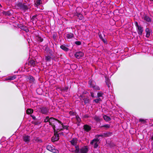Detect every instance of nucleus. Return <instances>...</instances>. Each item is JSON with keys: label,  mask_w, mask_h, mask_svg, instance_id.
Listing matches in <instances>:
<instances>
[{"label": "nucleus", "mask_w": 153, "mask_h": 153, "mask_svg": "<svg viewBox=\"0 0 153 153\" xmlns=\"http://www.w3.org/2000/svg\"><path fill=\"white\" fill-rule=\"evenodd\" d=\"M135 25L136 27L138 33L141 36L144 30L143 27L141 25H139L138 24V22H135Z\"/></svg>", "instance_id": "obj_7"}, {"label": "nucleus", "mask_w": 153, "mask_h": 153, "mask_svg": "<svg viewBox=\"0 0 153 153\" xmlns=\"http://www.w3.org/2000/svg\"><path fill=\"white\" fill-rule=\"evenodd\" d=\"M110 127V125L109 124H105L104 125H102L100 126V127L101 128H102V127H105L106 128H109Z\"/></svg>", "instance_id": "obj_34"}, {"label": "nucleus", "mask_w": 153, "mask_h": 153, "mask_svg": "<svg viewBox=\"0 0 153 153\" xmlns=\"http://www.w3.org/2000/svg\"><path fill=\"white\" fill-rule=\"evenodd\" d=\"M73 1H74L75 3H77L78 2V0H73Z\"/></svg>", "instance_id": "obj_48"}, {"label": "nucleus", "mask_w": 153, "mask_h": 153, "mask_svg": "<svg viewBox=\"0 0 153 153\" xmlns=\"http://www.w3.org/2000/svg\"><path fill=\"white\" fill-rule=\"evenodd\" d=\"M28 65L34 67L36 65V63L34 60H31L29 62Z\"/></svg>", "instance_id": "obj_22"}, {"label": "nucleus", "mask_w": 153, "mask_h": 153, "mask_svg": "<svg viewBox=\"0 0 153 153\" xmlns=\"http://www.w3.org/2000/svg\"><path fill=\"white\" fill-rule=\"evenodd\" d=\"M151 139L152 140H153V135H152L151 137Z\"/></svg>", "instance_id": "obj_50"}, {"label": "nucleus", "mask_w": 153, "mask_h": 153, "mask_svg": "<svg viewBox=\"0 0 153 153\" xmlns=\"http://www.w3.org/2000/svg\"><path fill=\"white\" fill-rule=\"evenodd\" d=\"M69 114L70 115H74L75 114L72 111H70L69 112Z\"/></svg>", "instance_id": "obj_42"}, {"label": "nucleus", "mask_w": 153, "mask_h": 153, "mask_svg": "<svg viewBox=\"0 0 153 153\" xmlns=\"http://www.w3.org/2000/svg\"><path fill=\"white\" fill-rule=\"evenodd\" d=\"M42 3L41 0H37L35 3V6L37 7Z\"/></svg>", "instance_id": "obj_26"}, {"label": "nucleus", "mask_w": 153, "mask_h": 153, "mask_svg": "<svg viewBox=\"0 0 153 153\" xmlns=\"http://www.w3.org/2000/svg\"><path fill=\"white\" fill-rule=\"evenodd\" d=\"M103 117L104 120L106 121H108L110 120H111L110 118L108 116H107L106 115H104L103 116Z\"/></svg>", "instance_id": "obj_30"}, {"label": "nucleus", "mask_w": 153, "mask_h": 153, "mask_svg": "<svg viewBox=\"0 0 153 153\" xmlns=\"http://www.w3.org/2000/svg\"><path fill=\"white\" fill-rule=\"evenodd\" d=\"M91 128V126L88 125H85L83 126V129L84 131L86 132H88Z\"/></svg>", "instance_id": "obj_15"}, {"label": "nucleus", "mask_w": 153, "mask_h": 153, "mask_svg": "<svg viewBox=\"0 0 153 153\" xmlns=\"http://www.w3.org/2000/svg\"><path fill=\"white\" fill-rule=\"evenodd\" d=\"M77 139L76 138H73L70 141L71 144L75 146L76 149V147H79L77 145Z\"/></svg>", "instance_id": "obj_14"}, {"label": "nucleus", "mask_w": 153, "mask_h": 153, "mask_svg": "<svg viewBox=\"0 0 153 153\" xmlns=\"http://www.w3.org/2000/svg\"><path fill=\"white\" fill-rule=\"evenodd\" d=\"M75 43L76 45H80L81 44V42L79 41L76 42Z\"/></svg>", "instance_id": "obj_41"}, {"label": "nucleus", "mask_w": 153, "mask_h": 153, "mask_svg": "<svg viewBox=\"0 0 153 153\" xmlns=\"http://www.w3.org/2000/svg\"><path fill=\"white\" fill-rule=\"evenodd\" d=\"M88 151L87 146H84L80 149L79 147H76L74 151L75 153H87Z\"/></svg>", "instance_id": "obj_3"}, {"label": "nucleus", "mask_w": 153, "mask_h": 153, "mask_svg": "<svg viewBox=\"0 0 153 153\" xmlns=\"http://www.w3.org/2000/svg\"><path fill=\"white\" fill-rule=\"evenodd\" d=\"M83 53L81 51L77 52L75 54V56L77 59H79L81 57L83 56Z\"/></svg>", "instance_id": "obj_16"}, {"label": "nucleus", "mask_w": 153, "mask_h": 153, "mask_svg": "<svg viewBox=\"0 0 153 153\" xmlns=\"http://www.w3.org/2000/svg\"><path fill=\"white\" fill-rule=\"evenodd\" d=\"M16 6L18 9H20L24 11L27 10L28 8V6L27 5L23 4L21 3H17Z\"/></svg>", "instance_id": "obj_5"}, {"label": "nucleus", "mask_w": 153, "mask_h": 153, "mask_svg": "<svg viewBox=\"0 0 153 153\" xmlns=\"http://www.w3.org/2000/svg\"><path fill=\"white\" fill-rule=\"evenodd\" d=\"M140 122H141L143 124H145L146 123V121L143 119H140L139 120Z\"/></svg>", "instance_id": "obj_35"}, {"label": "nucleus", "mask_w": 153, "mask_h": 153, "mask_svg": "<svg viewBox=\"0 0 153 153\" xmlns=\"http://www.w3.org/2000/svg\"><path fill=\"white\" fill-rule=\"evenodd\" d=\"M44 122L47 123L48 122L49 124L52 126V127L55 125L54 122H57V121H55V119L53 117L49 118V117L47 116L45 119Z\"/></svg>", "instance_id": "obj_6"}, {"label": "nucleus", "mask_w": 153, "mask_h": 153, "mask_svg": "<svg viewBox=\"0 0 153 153\" xmlns=\"http://www.w3.org/2000/svg\"><path fill=\"white\" fill-rule=\"evenodd\" d=\"M33 141L37 143H42V140L39 137H35L33 139Z\"/></svg>", "instance_id": "obj_23"}, {"label": "nucleus", "mask_w": 153, "mask_h": 153, "mask_svg": "<svg viewBox=\"0 0 153 153\" xmlns=\"http://www.w3.org/2000/svg\"><path fill=\"white\" fill-rule=\"evenodd\" d=\"M83 100H84V102L85 104L88 103L89 102V100L88 98H84Z\"/></svg>", "instance_id": "obj_33"}, {"label": "nucleus", "mask_w": 153, "mask_h": 153, "mask_svg": "<svg viewBox=\"0 0 153 153\" xmlns=\"http://www.w3.org/2000/svg\"><path fill=\"white\" fill-rule=\"evenodd\" d=\"M102 40L104 43L107 44V41L105 39L103 38Z\"/></svg>", "instance_id": "obj_43"}, {"label": "nucleus", "mask_w": 153, "mask_h": 153, "mask_svg": "<svg viewBox=\"0 0 153 153\" xmlns=\"http://www.w3.org/2000/svg\"><path fill=\"white\" fill-rule=\"evenodd\" d=\"M60 48L65 51H68L69 50V49L64 45H61Z\"/></svg>", "instance_id": "obj_28"}, {"label": "nucleus", "mask_w": 153, "mask_h": 153, "mask_svg": "<svg viewBox=\"0 0 153 153\" xmlns=\"http://www.w3.org/2000/svg\"><path fill=\"white\" fill-rule=\"evenodd\" d=\"M144 19H150L148 17H146V18H145Z\"/></svg>", "instance_id": "obj_49"}, {"label": "nucleus", "mask_w": 153, "mask_h": 153, "mask_svg": "<svg viewBox=\"0 0 153 153\" xmlns=\"http://www.w3.org/2000/svg\"><path fill=\"white\" fill-rule=\"evenodd\" d=\"M30 116L31 117H32V119L33 120H35L36 119V117L34 115H31Z\"/></svg>", "instance_id": "obj_45"}, {"label": "nucleus", "mask_w": 153, "mask_h": 153, "mask_svg": "<svg viewBox=\"0 0 153 153\" xmlns=\"http://www.w3.org/2000/svg\"><path fill=\"white\" fill-rule=\"evenodd\" d=\"M65 91V93L67 94H68L69 92L68 91V88L65 87V89L64 90V92Z\"/></svg>", "instance_id": "obj_38"}, {"label": "nucleus", "mask_w": 153, "mask_h": 153, "mask_svg": "<svg viewBox=\"0 0 153 153\" xmlns=\"http://www.w3.org/2000/svg\"><path fill=\"white\" fill-rule=\"evenodd\" d=\"M74 34L72 33H68L65 34V37L67 39L72 38L74 37Z\"/></svg>", "instance_id": "obj_20"}, {"label": "nucleus", "mask_w": 153, "mask_h": 153, "mask_svg": "<svg viewBox=\"0 0 153 153\" xmlns=\"http://www.w3.org/2000/svg\"><path fill=\"white\" fill-rule=\"evenodd\" d=\"M99 141L98 139H94L92 140L91 142V144L93 145L94 144V148H97L98 146V143Z\"/></svg>", "instance_id": "obj_13"}, {"label": "nucleus", "mask_w": 153, "mask_h": 153, "mask_svg": "<svg viewBox=\"0 0 153 153\" xmlns=\"http://www.w3.org/2000/svg\"><path fill=\"white\" fill-rule=\"evenodd\" d=\"M76 12L74 16V19H82L83 16L81 13L82 11V9L81 7H78L76 9Z\"/></svg>", "instance_id": "obj_2"}, {"label": "nucleus", "mask_w": 153, "mask_h": 153, "mask_svg": "<svg viewBox=\"0 0 153 153\" xmlns=\"http://www.w3.org/2000/svg\"><path fill=\"white\" fill-rule=\"evenodd\" d=\"M106 79H105V82L106 83L108 87V88L109 89H110L111 87V83L110 82V80L108 78H106V77H105Z\"/></svg>", "instance_id": "obj_21"}, {"label": "nucleus", "mask_w": 153, "mask_h": 153, "mask_svg": "<svg viewBox=\"0 0 153 153\" xmlns=\"http://www.w3.org/2000/svg\"><path fill=\"white\" fill-rule=\"evenodd\" d=\"M104 137H108L112 135V133L110 132H107L103 133Z\"/></svg>", "instance_id": "obj_31"}, {"label": "nucleus", "mask_w": 153, "mask_h": 153, "mask_svg": "<svg viewBox=\"0 0 153 153\" xmlns=\"http://www.w3.org/2000/svg\"><path fill=\"white\" fill-rule=\"evenodd\" d=\"M94 120L95 121H96L97 122H99L100 120V117L98 116H95L94 118Z\"/></svg>", "instance_id": "obj_32"}, {"label": "nucleus", "mask_w": 153, "mask_h": 153, "mask_svg": "<svg viewBox=\"0 0 153 153\" xmlns=\"http://www.w3.org/2000/svg\"><path fill=\"white\" fill-rule=\"evenodd\" d=\"M27 81L31 83H33L35 81L34 78L31 75L27 76Z\"/></svg>", "instance_id": "obj_12"}, {"label": "nucleus", "mask_w": 153, "mask_h": 153, "mask_svg": "<svg viewBox=\"0 0 153 153\" xmlns=\"http://www.w3.org/2000/svg\"><path fill=\"white\" fill-rule=\"evenodd\" d=\"M43 17L41 14H36L33 16L32 19H42Z\"/></svg>", "instance_id": "obj_17"}, {"label": "nucleus", "mask_w": 153, "mask_h": 153, "mask_svg": "<svg viewBox=\"0 0 153 153\" xmlns=\"http://www.w3.org/2000/svg\"><path fill=\"white\" fill-rule=\"evenodd\" d=\"M23 141L27 143L29 142L30 139V136L28 135H25L23 137Z\"/></svg>", "instance_id": "obj_18"}, {"label": "nucleus", "mask_w": 153, "mask_h": 153, "mask_svg": "<svg viewBox=\"0 0 153 153\" xmlns=\"http://www.w3.org/2000/svg\"><path fill=\"white\" fill-rule=\"evenodd\" d=\"M91 97L93 98H94V93L93 92H91Z\"/></svg>", "instance_id": "obj_46"}, {"label": "nucleus", "mask_w": 153, "mask_h": 153, "mask_svg": "<svg viewBox=\"0 0 153 153\" xmlns=\"http://www.w3.org/2000/svg\"><path fill=\"white\" fill-rule=\"evenodd\" d=\"M147 20V21L148 22H151V20L149 19V20Z\"/></svg>", "instance_id": "obj_51"}, {"label": "nucleus", "mask_w": 153, "mask_h": 153, "mask_svg": "<svg viewBox=\"0 0 153 153\" xmlns=\"http://www.w3.org/2000/svg\"><path fill=\"white\" fill-rule=\"evenodd\" d=\"M101 100L100 99V98H99L98 99L94 100H93V102L97 103H98V102H99V101H100Z\"/></svg>", "instance_id": "obj_37"}, {"label": "nucleus", "mask_w": 153, "mask_h": 153, "mask_svg": "<svg viewBox=\"0 0 153 153\" xmlns=\"http://www.w3.org/2000/svg\"><path fill=\"white\" fill-rule=\"evenodd\" d=\"M88 84L90 88H92L94 90H100V87L96 85L95 82L92 79H90L88 82Z\"/></svg>", "instance_id": "obj_4"}, {"label": "nucleus", "mask_w": 153, "mask_h": 153, "mask_svg": "<svg viewBox=\"0 0 153 153\" xmlns=\"http://www.w3.org/2000/svg\"><path fill=\"white\" fill-rule=\"evenodd\" d=\"M55 125L53 126V128L54 131V136L52 137L51 140L53 142L57 141L59 139V134L60 133H59V131L56 128L57 127V126L59 125V123L57 122H54Z\"/></svg>", "instance_id": "obj_1"}, {"label": "nucleus", "mask_w": 153, "mask_h": 153, "mask_svg": "<svg viewBox=\"0 0 153 153\" xmlns=\"http://www.w3.org/2000/svg\"><path fill=\"white\" fill-rule=\"evenodd\" d=\"M103 94L101 92H99L97 93V97H102Z\"/></svg>", "instance_id": "obj_36"}, {"label": "nucleus", "mask_w": 153, "mask_h": 153, "mask_svg": "<svg viewBox=\"0 0 153 153\" xmlns=\"http://www.w3.org/2000/svg\"><path fill=\"white\" fill-rule=\"evenodd\" d=\"M145 31L146 33V37H149L150 36V30L149 28H146L145 29Z\"/></svg>", "instance_id": "obj_27"}, {"label": "nucleus", "mask_w": 153, "mask_h": 153, "mask_svg": "<svg viewBox=\"0 0 153 153\" xmlns=\"http://www.w3.org/2000/svg\"><path fill=\"white\" fill-rule=\"evenodd\" d=\"M4 20H0V22H2V23H6L7 22H5Z\"/></svg>", "instance_id": "obj_44"}, {"label": "nucleus", "mask_w": 153, "mask_h": 153, "mask_svg": "<svg viewBox=\"0 0 153 153\" xmlns=\"http://www.w3.org/2000/svg\"><path fill=\"white\" fill-rule=\"evenodd\" d=\"M96 137H104V136H103V133L100 134H97L96 135Z\"/></svg>", "instance_id": "obj_39"}, {"label": "nucleus", "mask_w": 153, "mask_h": 153, "mask_svg": "<svg viewBox=\"0 0 153 153\" xmlns=\"http://www.w3.org/2000/svg\"><path fill=\"white\" fill-rule=\"evenodd\" d=\"M57 123H59V125H58L57 126L58 127L56 128L57 130L59 131L60 130H63V129H65L67 131L66 133H68V126L64 125L62 123H60L59 121V122H57Z\"/></svg>", "instance_id": "obj_8"}, {"label": "nucleus", "mask_w": 153, "mask_h": 153, "mask_svg": "<svg viewBox=\"0 0 153 153\" xmlns=\"http://www.w3.org/2000/svg\"><path fill=\"white\" fill-rule=\"evenodd\" d=\"M18 26L22 30L25 31L26 32H27L28 31V29L27 28L23 25H18Z\"/></svg>", "instance_id": "obj_19"}, {"label": "nucleus", "mask_w": 153, "mask_h": 153, "mask_svg": "<svg viewBox=\"0 0 153 153\" xmlns=\"http://www.w3.org/2000/svg\"><path fill=\"white\" fill-rule=\"evenodd\" d=\"M47 149L50 151L54 153H58V150L55 148V147L52 144L48 145L46 146Z\"/></svg>", "instance_id": "obj_10"}, {"label": "nucleus", "mask_w": 153, "mask_h": 153, "mask_svg": "<svg viewBox=\"0 0 153 153\" xmlns=\"http://www.w3.org/2000/svg\"><path fill=\"white\" fill-rule=\"evenodd\" d=\"M37 110L39 112L42 114H47L49 111V109L48 107H40L37 108Z\"/></svg>", "instance_id": "obj_9"}, {"label": "nucleus", "mask_w": 153, "mask_h": 153, "mask_svg": "<svg viewBox=\"0 0 153 153\" xmlns=\"http://www.w3.org/2000/svg\"><path fill=\"white\" fill-rule=\"evenodd\" d=\"M84 90L83 88H79L78 90L77 95L78 97H81L82 98L84 97L83 94H86V92L84 93Z\"/></svg>", "instance_id": "obj_11"}, {"label": "nucleus", "mask_w": 153, "mask_h": 153, "mask_svg": "<svg viewBox=\"0 0 153 153\" xmlns=\"http://www.w3.org/2000/svg\"><path fill=\"white\" fill-rule=\"evenodd\" d=\"M151 1H153V0H149Z\"/></svg>", "instance_id": "obj_52"}, {"label": "nucleus", "mask_w": 153, "mask_h": 153, "mask_svg": "<svg viewBox=\"0 0 153 153\" xmlns=\"http://www.w3.org/2000/svg\"><path fill=\"white\" fill-rule=\"evenodd\" d=\"M16 76L14 75L13 76H10L6 78V80H12L16 78Z\"/></svg>", "instance_id": "obj_25"}, {"label": "nucleus", "mask_w": 153, "mask_h": 153, "mask_svg": "<svg viewBox=\"0 0 153 153\" xmlns=\"http://www.w3.org/2000/svg\"><path fill=\"white\" fill-rule=\"evenodd\" d=\"M111 22H113V24H112V25H113L115 23V21L114 20H110V22L111 23Z\"/></svg>", "instance_id": "obj_40"}, {"label": "nucleus", "mask_w": 153, "mask_h": 153, "mask_svg": "<svg viewBox=\"0 0 153 153\" xmlns=\"http://www.w3.org/2000/svg\"><path fill=\"white\" fill-rule=\"evenodd\" d=\"M33 110L31 108H29L27 109L26 112L27 114H30L33 112Z\"/></svg>", "instance_id": "obj_29"}, {"label": "nucleus", "mask_w": 153, "mask_h": 153, "mask_svg": "<svg viewBox=\"0 0 153 153\" xmlns=\"http://www.w3.org/2000/svg\"><path fill=\"white\" fill-rule=\"evenodd\" d=\"M99 36L100 39H101L102 40L103 38L102 36L101 35H99Z\"/></svg>", "instance_id": "obj_47"}, {"label": "nucleus", "mask_w": 153, "mask_h": 153, "mask_svg": "<svg viewBox=\"0 0 153 153\" xmlns=\"http://www.w3.org/2000/svg\"><path fill=\"white\" fill-rule=\"evenodd\" d=\"M51 57L48 55H46L45 56V60L46 62H50L51 59Z\"/></svg>", "instance_id": "obj_24"}]
</instances>
